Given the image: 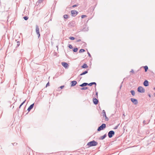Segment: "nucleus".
<instances>
[{
  "label": "nucleus",
  "instance_id": "f257e3e1",
  "mask_svg": "<svg viewBox=\"0 0 155 155\" xmlns=\"http://www.w3.org/2000/svg\"><path fill=\"white\" fill-rule=\"evenodd\" d=\"M98 144V143L94 140L90 141L88 143L87 145L89 146V147L92 146H95L97 145Z\"/></svg>",
  "mask_w": 155,
  "mask_h": 155
},
{
  "label": "nucleus",
  "instance_id": "f03ea898",
  "mask_svg": "<svg viewBox=\"0 0 155 155\" xmlns=\"http://www.w3.org/2000/svg\"><path fill=\"white\" fill-rule=\"evenodd\" d=\"M76 25L75 22L72 21H70L68 24V27L69 28L74 27Z\"/></svg>",
  "mask_w": 155,
  "mask_h": 155
},
{
  "label": "nucleus",
  "instance_id": "7ed1b4c3",
  "mask_svg": "<svg viewBox=\"0 0 155 155\" xmlns=\"http://www.w3.org/2000/svg\"><path fill=\"white\" fill-rule=\"evenodd\" d=\"M106 127V125L105 124H102L97 128V130L100 131L101 130H103Z\"/></svg>",
  "mask_w": 155,
  "mask_h": 155
},
{
  "label": "nucleus",
  "instance_id": "20e7f679",
  "mask_svg": "<svg viewBox=\"0 0 155 155\" xmlns=\"http://www.w3.org/2000/svg\"><path fill=\"white\" fill-rule=\"evenodd\" d=\"M137 90V91L140 93H143L145 91L144 89L141 86L138 87Z\"/></svg>",
  "mask_w": 155,
  "mask_h": 155
},
{
  "label": "nucleus",
  "instance_id": "39448f33",
  "mask_svg": "<svg viewBox=\"0 0 155 155\" xmlns=\"http://www.w3.org/2000/svg\"><path fill=\"white\" fill-rule=\"evenodd\" d=\"M35 28L36 32L38 35V38H39L40 36V35L39 32V29L38 26L37 25H36Z\"/></svg>",
  "mask_w": 155,
  "mask_h": 155
},
{
  "label": "nucleus",
  "instance_id": "423d86ee",
  "mask_svg": "<svg viewBox=\"0 0 155 155\" xmlns=\"http://www.w3.org/2000/svg\"><path fill=\"white\" fill-rule=\"evenodd\" d=\"M115 132L113 130H110L109 131L108 133V136L110 138L112 137L114 135Z\"/></svg>",
  "mask_w": 155,
  "mask_h": 155
},
{
  "label": "nucleus",
  "instance_id": "0eeeda50",
  "mask_svg": "<svg viewBox=\"0 0 155 155\" xmlns=\"http://www.w3.org/2000/svg\"><path fill=\"white\" fill-rule=\"evenodd\" d=\"M71 13L72 16L74 17L78 14V12L76 10H72L71 11Z\"/></svg>",
  "mask_w": 155,
  "mask_h": 155
},
{
  "label": "nucleus",
  "instance_id": "6e6552de",
  "mask_svg": "<svg viewBox=\"0 0 155 155\" xmlns=\"http://www.w3.org/2000/svg\"><path fill=\"white\" fill-rule=\"evenodd\" d=\"M61 64L62 65L66 68H68L69 65L67 63L65 62H61Z\"/></svg>",
  "mask_w": 155,
  "mask_h": 155
},
{
  "label": "nucleus",
  "instance_id": "1a4fd4ad",
  "mask_svg": "<svg viewBox=\"0 0 155 155\" xmlns=\"http://www.w3.org/2000/svg\"><path fill=\"white\" fill-rule=\"evenodd\" d=\"M93 102L94 104L95 105L98 104V100L96 98H94L93 99Z\"/></svg>",
  "mask_w": 155,
  "mask_h": 155
},
{
  "label": "nucleus",
  "instance_id": "9d476101",
  "mask_svg": "<svg viewBox=\"0 0 155 155\" xmlns=\"http://www.w3.org/2000/svg\"><path fill=\"white\" fill-rule=\"evenodd\" d=\"M34 103H33L31 104L29 106V107H28V109H27V110L28 111H30V110L32 109L34 106Z\"/></svg>",
  "mask_w": 155,
  "mask_h": 155
},
{
  "label": "nucleus",
  "instance_id": "9b49d317",
  "mask_svg": "<svg viewBox=\"0 0 155 155\" xmlns=\"http://www.w3.org/2000/svg\"><path fill=\"white\" fill-rule=\"evenodd\" d=\"M71 87H74L77 84V82L75 81H71Z\"/></svg>",
  "mask_w": 155,
  "mask_h": 155
},
{
  "label": "nucleus",
  "instance_id": "f8f14e48",
  "mask_svg": "<svg viewBox=\"0 0 155 155\" xmlns=\"http://www.w3.org/2000/svg\"><path fill=\"white\" fill-rule=\"evenodd\" d=\"M143 85L145 87H147L149 85V82L148 81L145 80L143 83Z\"/></svg>",
  "mask_w": 155,
  "mask_h": 155
},
{
  "label": "nucleus",
  "instance_id": "ddd939ff",
  "mask_svg": "<svg viewBox=\"0 0 155 155\" xmlns=\"http://www.w3.org/2000/svg\"><path fill=\"white\" fill-rule=\"evenodd\" d=\"M26 101V100H25L23 102H22L19 106L18 108L17 109V111L18 112L19 110V109L21 108V106L25 103V102Z\"/></svg>",
  "mask_w": 155,
  "mask_h": 155
},
{
  "label": "nucleus",
  "instance_id": "4468645a",
  "mask_svg": "<svg viewBox=\"0 0 155 155\" xmlns=\"http://www.w3.org/2000/svg\"><path fill=\"white\" fill-rule=\"evenodd\" d=\"M88 84L87 83H84L82 84H80V86L81 87H84V86H86L87 85H88Z\"/></svg>",
  "mask_w": 155,
  "mask_h": 155
},
{
  "label": "nucleus",
  "instance_id": "2eb2a0df",
  "mask_svg": "<svg viewBox=\"0 0 155 155\" xmlns=\"http://www.w3.org/2000/svg\"><path fill=\"white\" fill-rule=\"evenodd\" d=\"M88 69L87 70V71H84L83 72H82V73H81V74H80V76H81V75H84L87 73H88Z\"/></svg>",
  "mask_w": 155,
  "mask_h": 155
},
{
  "label": "nucleus",
  "instance_id": "dca6fc26",
  "mask_svg": "<svg viewBox=\"0 0 155 155\" xmlns=\"http://www.w3.org/2000/svg\"><path fill=\"white\" fill-rule=\"evenodd\" d=\"M88 84V85L90 86H91L92 85L94 84L95 85V87H96V82H91V83Z\"/></svg>",
  "mask_w": 155,
  "mask_h": 155
},
{
  "label": "nucleus",
  "instance_id": "f3484780",
  "mask_svg": "<svg viewBox=\"0 0 155 155\" xmlns=\"http://www.w3.org/2000/svg\"><path fill=\"white\" fill-rule=\"evenodd\" d=\"M88 67V66L86 64H84L81 66V68H87Z\"/></svg>",
  "mask_w": 155,
  "mask_h": 155
},
{
  "label": "nucleus",
  "instance_id": "a211bd4d",
  "mask_svg": "<svg viewBox=\"0 0 155 155\" xmlns=\"http://www.w3.org/2000/svg\"><path fill=\"white\" fill-rule=\"evenodd\" d=\"M131 101L134 104H136V99L134 98H131L130 99Z\"/></svg>",
  "mask_w": 155,
  "mask_h": 155
},
{
  "label": "nucleus",
  "instance_id": "6ab92c4d",
  "mask_svg": "<svg viewBox=\"0 0 155 155\" xmlns=\"http://www.w3.org/2000/svg\"><path fill=\"white\" fill-rule=\"evenodd\" d=\"M143 68L144 69L145 72H146L147 71V70L148 69V66H147L146 65L144 66H143Z\"/></svg>",
  "mask_w": 155,
  "mask_h": 155
},
{
  "label": "nucleus",
  "instance_id": "aec40b11",
  "mask_svg": "<svg viewBox=\"0 0 155 155\" xmlns=\"http://www.w3.org/2000/svg\"><path fill=\"white\" fill-rule=\"evenodd\" d=\"M107 135L106 134L104 135L103 136L101 137L100 139L103 140L106 137Z\"/></svg>",
  "mask_w": 155,
  "mask_h": 155
},
{
  "label": "nucleus",
  "instance_id": "412c9836",
  "mask_svg": "<svg viewBox=\"0 0 155 155\" xmlns=\"http://www.w3.org/2000/svg\"><path fill=\"white\" fill-rule=\"evenodd\" d=\"M103 116V117H106V112L104 110L102 111Z\"/></svg>",
  "mask_w": 155,
  "mask_h": 155
},
{
  "label": "nucleus",
  "instance_id": "4be33fe9",
  "mask_svg": "<svg viewBox=\"0 0 155 155\" xmlns=\"http://www.w3.org/2000/svg\"><path fill=\"white\" fill-rule=\"evenodd\" d=\"M69 16L68 15H64L63 16V17L65 19L68 18Z\"/></svg>",
  "mask_w": 155,
  "mask_h": 155
},
{
  "label": "nucleus",
  "instance_id": "5701e85b",
  "mask_svg": "<svg viewBox=\"0 0 155 155\" xmlns=\"http://www.w3.org/2000/svg\"><path fill=\"white\" fill-rule=\"evenodd\" d=\"M130 92L132 95L134 96L135 94V92L134 90H132L130 91Z\"/></svg>",
  "mask_w": 155,
  "mask_h": 155
},
{
  "label": "nucleus",
  "instance_id": "b1692460",
  "mask_svg": "<svg viewBox=\"0 0 155 155\" xmlns=\"http://www.w3.org/2000/svg\"><path fill=\"white\" fill-rule=\"evenodd\" d=\"M83 87L81 88V90H85L87 89L88 88V87Z\"/></svg>",
  "mask_w": 155,
  "mask_h": 155
},
{
  "label": "nucleus",
  "instance_id": "393cba45",
  "mask_svg": "<svg viewBox=\"0 0 155 155\" xmlns=\"http://www.w3.org/2000/svg\"><path fill=\"white\" fill-rule=\"evenodd\" d=\"M85 51V50L84 49H81L79 50V52L80 53H81L84 52V51Z\"/></svg>",
  "mask_w": 155,
  "mask_h": 155
},
{
  "label": "nucleus",
  "instance_id": "a878e982",
  "mask_svg": "<svg viewBox=\"0 0 155 155\" xmlns=\"http://www.w3.org/2000/svg\"><path fill=\"white\" fill-rule=\"evenodd\" d=\"M78 50V48H74L73 49V51L74 52H76Z\"/></svg>",
  "mask_w": 155,
  "mask_h": 155
},
{
  "label": "nucleus",
  "instance_id": "bb28decb",
  "mask_svg": "<svg viewBox=\"0 0 155 155\" xmlns=\"http://www.w3.org/2000/svg\"><path fill=\"white\" fill-rule=\"evenodd\" d=\"M69 38L71 40H73L75 39V38L72 37H69Z\"/></svg>",
  "mask_w": 155,
  "mask_h": 155
},
{
  "label": "nucleus",
  "instance_id": "cd10ccee",
  "mask_svg": "<svg viewBox=\"0 0 155 155\" xmlns=\"http://www.w3.org/2000/svg\"><path fill=\"white\" fill-rule=\"evenodd\" d=\"M28 17L27 16H25L23 17V18L25 20H27L28 19Z\"/></svg>",
  "mask_w": 155,
  "mask_h": 155
},
{
  "label": "nucleus",
  "instance_id": "c85d7f7f",
  "mask_svg": "<svg viewBox=\"0 0 155 155\" xmlns=\"http://www.w3.org/2000/svg\"><path fill=\"white\" fill-rule=\"evenodd\" d=\"M83 31H86L88 30V28H84L83 29Z\"/></svg>",
  "mask_w": 155,
  "mask_h": 155
},
{
  "label": "nucleus",
  "instance_id": "c756f323",
  "mask_svg": "<svg viewBox=\"0 0 155 155\" xmlns=\"http://www.w3.org/2000/svg\"><path fill=\"white\" fill-rule=\"evenodd\" d=\"M43 0H38V2L36 3V4H37L38 2V3H41Z\"/></svg>",
  "mask_w": 155,
  "mask_h": 155
},
{
  "label": "nucleus",
  "instance_id": "7c9ffc66",
  "mask_svg": "<svg viewBox=\"0 0 155 155\" xmlns=\"http://www.w3.org/2000/svg\"><path fill=\"white\" fill-rule=\"evenodd\" d=\"M86 17V15H82L81 16V17L82 18H84V17Z\"/></svg>",
  "mask_w": 155,
  "mask_h": 155
},
{
  "label": "nucleus",
  "instance_id": "2f4dec72",
  "mask_svg": "<svg viewBox=\"0 0 155 155\" xmlns=\"http://www.w3.org/2000/svg\"><path fill=\"white\" fill-rule=\"evenodd\" d=\"M68 47L70 49H72L73 48V47L71 45H69L68 46Z\"/></svg>",
  "mask_w": 155,
  "mask_h": 155
},
{
  "label": "nucleus",
  "instance_id": "473e14b6",
  "mask_svg": "<svg viewBox=\"0 0 155 155\" xmlns=\"http://www.w3.org/2000/svg\"><path fill=\"white\" fill-rule=\"evenodd\" d=\"M119 125V124H118L114 128V129H117L118 128V127Z\"/></svg>",
  "mask_w": 155,
  "mask_h": 155
},
{
  "label": "nucleus",
  "instance_id": "72a5a7b5",
  "mask_svg": "<svg viewBox=\"0 0 155 155\" xmlns=\"http://www.w3.org/2000/svg\"><path fill=\"white\" fill-rule=\"evenodd\" d=\"M78 6V5H73L72 7L73 8H74L76 7H77Z\"/></svg>",
  "mask_w": 155,
  "mask_h": 155
},
{
  "label": "nucleus",
  "instance_id": "f704fd0d",
  "mask_svg": "<svg viewBox=\"0 0 155 155\" xmlns=\"http://www.w3.org/2000/svg\"><path fill=\"white\" fill-rule=\"evenodd\" d=\"M105 117V120L106 121H107L108 120V118L106 116Z\"/></svg>",
  "mask_w": 155,
  "mask_h": 155
},
{
  "label": "nucleus",
  "instance_id": "c9c22d12",
  "mask_svg": "<svg viewBox=\"0 0 155 155\" xmlns=\"http://www.w3.org/2000/svg\"><path fill=\"white\" fill-rule=\"evenodd\" d=\"M12 144L13 145V146L17 145V143H12Z\"/></svg>",
  "mask_w": 155,
  "mask_h": 155
},
{
  "label": "nucleus",
  "instance_id": "e433bc0d",
  "mask_svg": "<svg viewBox=\"0 0 155 155\" xmlns=\"http://www.w3.org/2000/svg\"><path fill=\"white\" fill-rule=\"evenodd\" d=\"M20 45V42H17V46H18Z\"/></svg>",
  "mask_w": 155,
  "mask_h": 155
},
{
  "label": "nucleus",
  "instance_id": "4c0bfd02",
  "mask_svg": "<svg viewBox=\"0 0 155 155\" xmlns=\"http://www.w3.org/2000/svg\"><path fill=\"white\" fill-rule=\"evenodd\" d=\"M64 87V85H63V86H60V87L61 89H63Z\"/></svg>",
  "mask_w": 155,
  "mask_h": 155
},
{
  "label": "nucleus",
  "instance_id": "58836bf2",
  "mask_svg": "<svg viewBox=\"0 0 155 155\" xmlns=\"http://www.w3.org/2000/svg\"><path fill=\"white\" fill-rule=\"evenodd\" d=\"M87 54H88V56L89 57H91V54H90V53L88 52H87Z\"/></svg>",
  "mask_w": 155,
  "mask_h": 155
},
{
  "label": "nucleus",
  "instance_id": "ea45409f",
  "mask_svg": "<svg viewBox=\"0 0 155 155\" xmlns=\"http://www.w3.org/2000/svg\"><path fill=\"white\" fill-rule=\"evenodd\" d=\"M123 83V82H122V83H121V84L120 85V89H121V87H122V84Z\"/></svg>",
  "mask_w": 155,
  "mask_h": 155
},
{
  "label": "nucleus",
  "instance_id": "a19ab883",
  "mask_svg": "<svg viewBox=\"0 0 155 155\" xmlns=\"http://www.w3.org/2000/svg\"><path fill=\"white\" fill-rule=\"evenodd\" d=\"M49 82H48L46 85V87H47L49 85Z\"/></svg>",
  "mask_w": 155,
  "mask_h": 155
},
{
  "label": "nucleus",
  "instance_id": "79ce46f5",
  "mask_svg": "<svg viewBox=\"0 0 155 155\" xmlns=\"http://www.w3.org/2000/svg\"><path fill=\"white\" fill-rule=\"evenodd\" d=\"M96 95L97 96V97H98V92H96Z\"/></svg>",
  "mask_w": 155,
  "mask_h": 155
},
{
  "label": "nucleus",
  "instance_id": "37998d69",
  "mask_svg": "<svg viewBox=\"0 0 155 155\" xmlns=\"http://www.w3.org/2000/svg\"><path fill=\"white\" fill-rule=\"evenodd\" d=\"M81 41V40L80 39H78V40H77V42H79Z\"/></svg>",
  "mask_w": 155,
  "mask_h": 155
},
{
  "label": "nucleus",
  "instance_id": "c03bdc74",
  "mask_svg": "<svg viewBox=\"0 0 155 155\" xmlns=\"http://www.w3.org/2000/svg\"><path fill=\"white\" fill-rule=\"evenodd\" d=\"M130 72H132V73H133V72H134V70H133V69H132V70H131V71H130Z\"/></svg>",
  "mask_w": 155,
  "mask_h": 155
},
{
  "label": "nucleus",
  "instance_id": "a18cd8bd",
  "mask_svg": "<svg viewBox=\"0 0 155 155\" xmlns=\"http://www.w3.org/2000/svg\"><path fill=\"white\" fill-rule=\"evenodd\" d=\"M146 122V121L145 120H144L143 121V123L144 124H146V123H145Z\"/></svg>",
  "mask_w": 155,
  "mask_h": 155
},
{
  "label": "nucleus",
  "instance_id": "49530a36",
  "mask_svg": "<svg viewBox=\"0 0 155 155\" xmlns=\"http://www.w3.org/2000/svg\"><path fill=\"white\" fill-rule=\"evenodd\" d=\"M148 96L150 97H151V95L150 94H148Z\"/></svg>",
  "mask_w": 155,
  "mask_h": 155
},
{
  "label": "nucleus",
  "instance_id": "de8ad7c7",
  "mask_svg": "<svg viewBox=\"0 0 155 155\" xmlns=\"http://www.w3.org/2000/svg\"><path fill=\"white\" fill-rule=\"evenodd\" d=\"M137 100H136V104H137Z\"/></svg>",
  "mask_w": 155,
  "mask_h": 155
},
{
  "label": "nucleus",
  "instance_id": "09e8293b",
  "mask_svg": "<svg viewBox=\"0 0 155 155\" xmlns=\"http://www.w3.org/2000/svg\"><path fill=\"white\" fill-rule=\"evenodd\" d=\"M66 55L67 57H68V55L67 54H66Z\"/></svg>",
  "mask_w": 155,
  "mask_h": 155
},
{
  "label": "nucleus",
  "instance_id": "8fccbe9b",
  "mask_svg": "<svg viewBox=\"0 0 155 155\" xmlns=\"http://www.w3.org/2000/svg\"><path fill=\"white\" fill-rule=\"evenodd\" d=\"M81 78H82V77H80V79H81Z\"/></svg>",
  "mask_w": 155,
  "mask_h": 155
},
{
  "label": "nucleus",
  "instance_id": "3c124183",
  "mask_svg": "<svg viewBox=\"0 0 155 155\" xmlns=\"http://www.w3.org/2000/svg\"><path fill=\"white\" fill-rule=\"evenodd\" d=\"M154 89L155 90V87L154 88Z\"/></svg>",
  "mask_w": 155,
  "mask_h": 155
},
{
  "label": "nucleus",
  "instance_id": "603ef678",
  "mask_svg": "<svg viewBox=\"0 0 155 155\" xmlns=\"http://www.w3.org/2000/svg\"><path fill=\"white\" fill-rule=\"evenodd\" d=\"M154 94H155V93H154Z\"/></svg>",
  "mask_w": 155,
  "mask_h": 155
},
{
  "label": "nucleus",
  "instance_id": "864d4df0",
  "mask_svg": "<svg viewBox=\"0 0 155 155\" xmlns=\"http://www.w3.org/2000/svg\"><path fill=\"white\" fill-rule=\"evenodd\" d=\"M70 155H71V154H70Z\"/></svg>",
  "mask_w": 155,
  "mask_h": 155
}]
</instances>
